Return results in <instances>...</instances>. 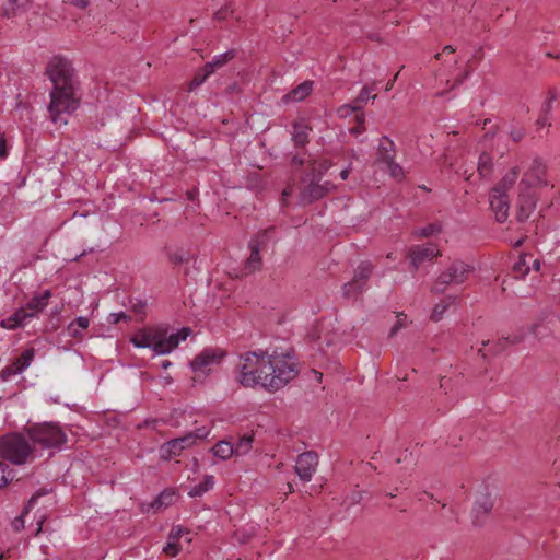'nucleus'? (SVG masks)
I'll use <instances>...</instances> for the list:
<instances>
[{
    "label": "nucleus",
    "instance_id": "20",
    "mask_svg": "<svg viewBox=\"0 0 560 560\" xmlns=\"http://www.w3.org/2000/svg\"><path fill=\"white\" fill-rule=\"evenodd\" d=\"M34 318V316L28 312V310L23 306L14 312L10 317L2 319L0 326L5 329H16L25 325L28 319Z\"/></svg>",
    "mask_w": 560,
    "mask_h": 560
},
{
    "label": "nucleus",
    "instance_id": "5",
    "mask_svg": "<svg viewBox=\"0 0 560 560\" xmlns=\"http://www.w3.org/2000/svg\"><path fill=\"white\" fill-rule=\"evenodd\" d=\"M27 433L34 444L44 448L60 447L67 441L66 433L54 423L36 424L31 427Z\"/></svg>",
    "mask_w": 560,
    "mask_h": 560
},
{
    "label": "nucleus",
    "instance_id": "22",
    "mask_svg": "<svg viewBox=\"0 0 560 560\" xmlns=\"http://www.w3.org/2000/svg\"><path fill=\"white\" fill-rule=\"evenodd\" d=\"M50 296V290H45L40 295L32 298L25 307L34 317H36L47 306Z\"/></svg>",
    "mask_w": 560,
    "mask_h": 560
},
{
    "label": "nucleus",
    "instance_id": "26",
    "mask_svg": "<svg viewBox=\"0 0 560 560\" xmlns=\"http://www.w3.org/2000/svg\"><path fill=\"white\" fill-rule=\"evenodd\" d=\"M518 175L520 168L517 166L511 168L492 189H498L502 194H508V191L514 186Z\"/></svg>",
    "mask_w": 560,
    "mask_h": 560
},
{
    "label": "nucleus",
    "instance_id": "32",
    "mask_svg": "<svg viewBox=\"0 0 560 560\" xmlns=\"http://www.w3.org/2000/svg\"><path fill=\"white\" fill-rule=\"evenodd\" d=\"M275 228L270 226L266 230L259 231L257 234H255L252 240L249 241V245L256 246V248L264 249L267 244L271 240V233L273 232Z\"/></svg>",
    "mask_w": 560,
    "mask_h": 560
},
{
    "label": "nucleus",
    "instance_id": "34",
    "mask_svg": "<svg viewBox=\"0 0 560 560\" xmlns=\"http://www.w3.org/2000/svg\"><path fill=\"white\" fill-rule=\"evenodd\" d=\"M213 455L221 459H228L234 454L233 445L226 441H220L212 447Z\"/></svg>",
    "mask_w": 560,
    "mask_h": 560
},
{
    "label": "nucleus",
    "instance_id": "46",
    "mask_svg": "<svg viewBox=\"0 0 560 560\" xmlns=\"http://www.w3.org/2000/svg\"><path fill=\"white\" fill-rule=\"evenodd\" d=\"M206 489L202 487L201 482L195 487H192L189 491H188V495L190 498H196V497H201L203 493H206Z\"/></svg>",
    "mask_w": 560,
    "mask_h": 560
},
{
    "label": "nucleus",
    "instance_id": "57",
    "mask_svg": "<svg viewBox=\"0 0 560 560\" xmlns=\"http://www.w3.org/2000/svg\"><path fill=\"white\" fill-rule=\"evenodd\" d=\"M536 124H537L539 127H544V126H546V125H549V116L541 114V115L538 117V119H537Z\"/></svg>",
    "mask_w": 560,
    "mask_h": 560
},
{
    "label": "nucleus",
    "instance_id": "18",
    "mask_svg": "<svg viewBox=\"0 0 560 560\" xmlns=\"http://www.w3.org/2000/svg\"><path fill=\"white\" fill-rule=\"evenodd\" d=\"M195 444L194 435H184L182 438H177L168 441L162 446L163 457L170 458L172 456L179 455L180 452Z\"/></svg>",
    "mask_w": 560,
    "mask_h": 560
},
{
    "label": "nucleus",
    "instance_id": "27",
    "mask_svg": "<svg viewBox=\"0 0 560 560\" xmlns=\"http://www.w3.org/2000/svg\"><path fill=\"white\" fill-rule=\"evenodd\" d=\"M374 266L370 261H362L355 269L353 279L355 282H360L365 288L368 287V281L373 273Z\"/></svg>",
    "mask_w": 560,
    "mask_h": 560
},
{
    "label": "nucleus",
    "instance_id": "39",
    "mask_svg": "<svg viewBox=\"0 0 560 560\" xmlns=\"http://www.w3.org/2000/svg\"><path fill=\"white\" fill-rule=\"evenodd\" d=\"M212 74V72L210 70L207 69V66L205 65L202 68H200L195 77L192 78L190 84H189V90H194L198 86H200L206 80L208 77H210Z\"/></svg>",
    "mask_w": 560,
    "mask_h": 560
},
{
    "label": "nucleus",
    "instance_id": "3",
    "mask_svg": "<svg viewBox=\"0 0 560 560\" xmlns=\"http://www.w3.org/2000/svg\"><path fill=\"white\" fill-rule=\"evenodd\" d=\"M33 448L21 433H11L0 439V456L15 465H22L32 456Z\"/></svg>",
    "mask_w": 560,
    "mask_h": 560
},
{
    "label": "nucleus",
    "instance_id": "15",
    "mask_svg": "<svg viewBox=\"0 0 560 560\" xmlns=\"http://www.w3.org/2000/svg\"><path fill=\"white\" fill-rule=\"evenodd\" d=\"M490 208L494 213L495 220L503 223L509 218L510 199L508 194H502L498 189H491L489 195Z\"/></svg>",
    "mask_w": 560,
    "mask_h": 560
},
{
    "label": "nucleus",
    "instance_id": "4",
    "mask_svg": "<svg viewBox=\"0 0 560 560\" xmlns=\"http://www.w3.org/2000/svg\"><path fill=\"white\" fill-rule=\"evenodd\" d=\"M475 270L474 266L456 259L443 270L431 288V292L441 294L446 290L450 284H463L468 276Z\"/></svg>",
    "mask_w": 560,
    "mask_h": 560
},
{
    "label": "nucleus",
    "instance_id": "33",
    "mask_svg": "<svg viewBox=\"0 0 560 560\" xmlns=\"http://www.w3.org/2000/svg\"><path fill=\"white\" fill-rule=\"evenodd\" d=\"M248 247L250 249V255L245 261V269L248 272H254L256 270H259L261 267V256L259 248H256V246H252L248 244Z\"/></svg>",
    "mask_w": 560,
    "mask_h": 560
},
{
    "label": "nucleus",
    "instance_id": "45",
    "mask_svg": "<svg viewBox=\"0 0 560 560\" xmlns=\"http://www.w3.org/2000/svg\"><path fill=\"white\" fill-rule=\"evenodd\" d=\"M47 493H48V490H46V489H39L38 491H36V492L31 497V499L28 500L27 505H26V511H25V512H27V511H28V509H31V508L36 503V501H37V499H38L39 497H43V495H45V494H47Z\"/></svg>",
    "mask_w": 560,
    "mask_h": 560
},
{
    "label": "nucleus",
    "instance_id": "7",
    "mask_svg": "<svg viewBox=\"0 0 560 560\" xmlns=\"http://www.w3.org/2000/svg\"><path fill=\"white\" fill-rule=\"evenodd\" d=\"M545 174L546 165L539 158L534 159L529 170L524 173V176L518 184V188L533 190L534 187L546 186L547 180L544 179Z\"/></svg>",
    "mask_w": 560,
    "mask_h": 560
},
{
    "label": "nucleus",
    "instance_id": "56",
    "mask_svg": "<svg viewBox=\"0 0 560 560\" xmlns=\"http://www.w3.org/2000/svg\"><path fill=\"white\" fill-rule=\"evenodd\" d=\"M8 155L5 140L0 136V158H5Z\"/></svg>",
    "mask_w": 560,
    "mask_h": 560
},
{
    "label": "nucleus",
    "instance_id": "21",
    "mask_svg": "<svg viewBox=\"0 0 560 560\" xmlns=\"http://www.w3.org/2000/svg\"><path fill=\"white\" fill-rule=\"evenodd\" d=\"M313 91V82L304 81L283 96L285 103L300 102L306 98Z\"/></svg>",
    "mask_w": 560,
    "mask_h": 560
},
{
    "label": "nucleus",
    "instance_id": "52",
    "mask_svg": "<svg viewBox=\"0 0 560 560\" xmlns=\"http://www.w3.org/2000/svg\"><path fill=\"white\" fill-rule=\"evenodd\" d=\"M201 485L206 489V491H209L214 485L213 476H206L201 481Z\"/></svg>",
    "mask_w": 560,
    "mask_h": 560
},
{
    "label": "nucleus",
    "instance_id": "14",
    "mask_svg": "<svg viewBox=\"0 0 560 560\" xmlns=\"http://www.w3.org/2000/svg\"><path fill=\"white\" fill-rule=\"evenodd\" d=\"M442 253L438 249L436 245L433 243H428L427 245H417L412 246L409 249L408 257L410 258L411 265L415 270H417L421 264L427 260H432L434 257L441 256Z\"/></svg>",
    "mask_w": 560,
    "mask_h": 560
},
{
    "label": "nucleus",
    "instance_id": "29",
    "mask_svg": "<svg viewBox=\"0 0 560 560\" xmlns=\"http://www.w3.org/2000/svg\"><path fill=\"white\" fill-rule=\"evenodd\" d=\"M235 57V50L230 49L223 54L214 56L212 61L207 62V69L210 70L212 73L217 70L226 65L230 60H232Z\"/></svg>",
    "mask_w": 560,
    "mask_h": 560
},
{
    "label": "nucleus",
    "instance_id": "13",
    "mask_svg": "<svg viewBox=\"0 0 560 560\" xmlns=\"http://www.w3.org/2000/svg\"><path fill=\"white\" fill-rule=\"evenodd\" d=\"M35 355L33 348L26 349L22 354L16 358L11 364L7 365L0 372V377L3 382L9 381L12 376L22 373L26 368L30 366Z\"/></svg>",
    "mask_w": 560,
    "mask_h": 560
},
{
    "label": "nucleus",
    "instance_id": "17",
    "mask_svg": "<svg viewBox=\"0 0 560 560\" xmlns=\"http://www.w3.org/2000/svg\"><path fill=\"white\" fill-rule=\"evenodd\" d=\"M376 88V83H372L371 85H364L360 91L359 95L353 101V104L343 105L338 109L341 115H347L349 112H360L363 106L368 103L369 98L375 100L376 94L371 96V92Z\"/></svg>",
    "mask_w": 560,
    "mask_h": 560
},
{
    "label": "nucleus",
    "instance_id": "24",
    "mask_svg": "<svg viewBox=\"0 0 560 560\" xmlns=\"http://www.w3.org/2000/svg\"><path fill=\"white\" fill-rule=\"evenodd\" d=\"M90 326V319L85 316H79L73 319L67 327L68 335L75 339H82L83 332Z\"/></svg>",
    "mask_w": 560,
    "mask_h": 560
},
{
    "label": "nucleus",
    "instance_id": "61",
    "mask_svg": "<svg viewBox=\"0 0 560 560\" xmlns=\"http://www.w3.org/2000/svg\"><path fill=\"white\" fill-rule=\"evenodd\" d=\"M187 199L194 201L198 196V190L196 188H192L190 190L186 191Z\"/></svg>",
    "mask_w": 560,
    "mask_h": 560
},
{
    "label": "nucleus",
    "instance_id": "53",
    "mask_svg": "<svg viewBox=\"0 0 560 560\" xmlns=\"http://www.w3.org/2000/svg\"><path fill=\"white\" fill-rule=\"evenodd\" d=\"M109 317H110V318H113V319L110 320V323H113V324H117V323H119L121 319H127V318H129V316H128V315H126V314H125V313H122V312H120V313H114V314H110V316H109Z\"/></svg>",
    "mask_w": 560,
    "mask_h": 560
},
{
    "label": "nucleus",
    "instance_id": "37",
    "mask_svg": "<svg viewBox=\"0 0 560 560\" xmlns=\"http://www.w3.org/2000/svg\"><path fill=\"white\" fill-rule=\"evenodd\" d=\"M455 301V298L447 296V301L443 300L435 304L433 312L431 314V319L434 322H439L442 319L444 313L448 308L450 304Z\"/></svg>",
    "mask_w": 560,
    "mask_h": 560
},
{
    "label": "nucleus",
    "instance_id": "6",
    "mask_svg": "<svg viewBox=\"0 0 560 560\" xmlns=\"http://www.w3.org/2000/svg\"><path fill=\"white\" fill-rule=\"evenodd\" d=\"M315 176L313 177H304L303 178V187L300 192V202L303 205H310L314 201L325 197L327 194L332 191L336 187L330 182H325L324 184L319 183Z\"/></svg>",
    "mask_w": 560,
    "mask_h": 560
},
{
    "label": "nucleus",
    "instance_id": "10",
    "mask_svg": "<svg viewBox=\"0 0 560 560\" xmlns=\"http://www.w3.org/2000/svg\"><path fill=\"white\" fill-rule=\"evenodd\" d=\"M317 465V453L307 451L298 456L294 470L302 481L308 482L316 471Z\"/></svg>",
    "mask_w": 560,
    "mask_h": 560
},
{
    "label": "nucleus",
    "instance_id": "16",
    "mask_svg": "<svg viewBox=\"0 0 560 560\" xmlns=\"http://www.w3.org/2000/svg\"><path fill=\"white\" fill-rule=\"evenodd\" d=\"M493 498L486 491L479 495L472 508L474 524L480 526L493 509Z\"/></svg>",
    "mask_w": 560,
    "mask_h": 560
},
{
    "label": "nucleus",
    "instance_id": "58",
    "mask_svg": "<svg viewBox=\"0 0 560 560\" xmlns=\"http://www.w3.org/2000/svg\"><path fill=\"white\" fill-rule=\"evenodd\" d=\"M541 330H546V327L541 324H536L532 326V332L535 336H539L542 332Z\"/></svg>",
    "mask_w": 560,
    "mask_h": 560
},
{
    "label": "nucleus",
    "instance_id": "43",
    "mask_svg": "<svg viewBox=\"0 0 560 560\" xmlns=\"http://www.w3.org/2000/svg\"><path fill=\"white\" fill-rule=\"evenodd\" d=\"M513 271L516 273V278H523L528 273L529 267L526 265L524 257L521 256L518 261L514 264Z\"/></svg>",
    "mask_w": 560,
    "mask_h": 560
},
{
    "label": "nucleus",
    "instance_id": "49",
    "mask_svg": "<svg viewBox=\"0 0 560 560\" xmlns=\"http://www.w3.org/2000/svg\"><path fill=\"white\" fill-rule=\"evenodd\" d=\"M510 136L511 138L515 141V142H518L521 141L524 136H525V132L523 129L521 128H516V129H513L511 132H510Z\"/></svg>",
    "mask_w": 560,
    "mask_h": 560
},
{
    "label": "nucleus",
    "instance_id": "36",
    "mask_svg": "<svg viewBox=\"0 0 560 560\" xmlns=\"http://www.w3.org/2000/svg\"><path fill=\"white\" fill-rule=\"evenodd\" d=\"M252 443H253V435H243L237 441V443L233 445L234 454L237 456L247 454L249 452V450L252 448Z\"/></svg>",
    "mask_w": 560,
    "mask_h": 560
},
{
    "label": "nucleus",
    "instance_id": "60",
    "mask_svg": "<svg viewBox=\"0 0 560 560\" xmlns=\"http://www.w3.org/2000/svg\"><path fill=\"white\" fill-rule=\"evenodd\" d=\"M292 194V187L291 186H288L283 189L282 191V198H281V202L284 205L285 202V199L291 196Z\"/></svg>",
    "mask_w": 560,
    "mask_h": 560
},
{
    "label": "nucleus",
    "instance_id": "63",
    "mask_svg": "<svg viewBox=\"0 0 560 560\" xmlns=\"http://www.w3.org/2000/svg\"><path fill=\"white\" fill-rule=\"evenodd\" d=\"M548 94H549V97L547 101L552 103L557 98V92L553 89H551V90H549Z\"/></svg>",
    "mask_w": 560,
    "mask_h": 560
},
{
    "label": "nucleus",
    "instance_id": "42",
    "mask_svg": "<svg viewBox=\"0 0 560 560\" xmlns=\"http://www.w3.org/2000/svg\"><path fill=\"white\" fill-rule=\"evenodd\" d=\"M385 168L388 171L389 175L393 178H395L397 180H401L404 178V170L395 161H393L392 163L386 165Z\"/></svg>",
    "mask_w": 560,
    "mask_h": 560
},
{
    "label": "nucleus",
    "instance_id": "28",
    "mask_svg": "<svg viewBox=\"0 0 560 560\" xmlns=\"http://www.w3.org/2000/svg\"><path fill=\"white\" fill-rule=\"evenodd\" d=\"M310 128L302 122L293 124L292 140L295 145L304 147L308 142Z\"/></svg>",
    "mask_w": 560,
    "mask_h": 560
},
{
    "label": "nucleus",
    "instance_id": "23",
    "mask_svg": "<svg viewBox=\"0 0 560 560\" xmlns=\"http://www.w3.org/2000/svg\"><path fill=\"white\" fill-rule=\"evenodd\" d=\"M1 1V12L5 18L15 16L20 11L24 10L30 0H0Z\"/></svg>",
    "mask_w": 560,
    "mask_h": 560
},
{
    "label": "nucleus",
    "instance_id": "62",
    "mask_svg": "<svg viewBox=\"0 0 560 560\" xmlns=\"http://www.w3.org/2000/svg\"><path fill=\"white\" fill-rule=\"evenodd\" d=\"M398 74H399V72H397V73L395 74V77H394L392 80H389V81L387 82V84H386V86H385V90H386V91L392 90V88L394 86V82H395V81H396V79L398 78Z\"/></svg>",
    "mask_w": 560,
    "mask_h": 560
},
{
    "label": "nucleus",
    "instance_id": "8",
    "mask_svg": "<svg viewBox=\"0 0 560 560\" xmlns=\"http://www.w3.org/2000/svg\"><path fill=\"white\" fill-rule=\"evenodd\" d=\"M226 355V352L220 348H206L190 362L195 372H206L213 364H219Z\"/></svg>",
    "mask_w": 560,
    "mask_h": 560
},
{
    "label": "nucleus",
    "instance_id": "48",
    "mask_svg": "<svg viewBox=\"0 0 560 560\" xmlns=\"http://www.w3.org/2000/svg\"><path fill=\"white\" fill-rule=\"evenodd\" d=\"M208 434H209V430H208L207 428H205V427H203V428H199V429H197V431H196V432H194V433H192V432L188 433L187 435H194L195 441H196L197 439H200V440H201V439L207 438V436H208Z\"/></svg>",
    "mask_w": 560,
    "mask_h": 560
},
{
    "label": "nucleus",
    "instance_id": "64",
    "mask_svg": "<svg viewBox=\"0 0 560 560\" xmlns=\"http://www.w3.org/2000/svg\"><path fill=\"white\" fill-rule=\"evenodd\" d=\"M350 168H345L340 172L341 179L346 180L349 177Z\"/></svg>",
    "mask_w": 560,
    "mask_h": 560
},
{
    "label": "nucleus",
    "instance_id": "2",
    "mask_svg": "<svg viewBox=\"0 0 560 560\" xmlns=\"http://www.w3.org/2000/svg\"><path fill=\"white\" fill-rule=\"evenodd\" d=\"M46 72L54 84L48 110L52 121H57L62 113L70 114L79 107L74 70L68 59L55 56L49 60Z\"/></svg>",
    "mask_w": 560,
    "mask_h": 560
},
{
    "label": "nucleus",
    "instance_id": "55",
    "mask_svg": "<svg viewBox=\"0 0 560 560\" xmlns=\"http://www.w3.org/2000/svg\"><path fill=\"white\" fill-rule=\"evenodd\" d=\"M183 533V528L179 527V526H176V527H173L171 533H170V538L171 539H177Z\"/></svg>",
    "mask_w": 560,
    "mask_h": 560
},
{
    "label": "nucleus",
    "instance_id": "9",
    "mask_svg": "<svg viewBox=\"0 0 560 560\" xmlns=\"http://www.w3.org/2000/svg\"><path fill=\"white\" fill-rule=\"evenodd\" d=\"M538 196L535 191L529 189H520L516 203V220L524 223L532 215L536 209Z\"/></svg>",
    "mask_w": 560,
    "mask_h": 560
},
{
    "label": "nucleus",
    "instance_id": "25",
    "mask_svg": "<svg viewBox=\"0 0 560 560\" xmlns=\"http://www.w3.org/2000/svg\"><path fill=\"white\" fill-rule=\"evenodd\" d=\"M176 500V492L173 489L162 491L151 503V508L156 512L172 505Z\"/></svg>",
    "mask_w": 560,
    "mask_h": 560
},
{
    "label": "nucleus",
    "instance_id": "41",
    "mask_svg": "<svg viewBox=\"0 0 560 560\" xmlns=\"http://www.w3.org/2000/svg\"><path fill=\"white\" fill-rule=\"evenodd\" d=\"M13 475L11 470H8V465L3 462H0V488L7 486L9 481L13 479Z\"/></svg>",
    "mask_w": 560,
    "mask_h": 560
},
{
    "label": "nucleus",
    "instance_id": "38",
    "mask_svg": "<svg viewBox=\"0 0 560 560\" xmlns=\"http://www.w3.org/2000/svg\"><path fill=\"white\" fill-rule=\"evenodd\" d=\"M441 231L442 225L440 223H430L427 226L415 230L412 234L418 237H429L439 234Z\"/></svg>",
    "mask_w": 560,
    "mask_h": 560
},
{
    "label": "nucleus",
    "instance_id": "54",
    "mask_svg": "<svg viewBox=\"0 0 560 560\" xmlns=\"http://www.w3.org/2000/svg\"><path fill=\"white\" fill-rule=\"evenodd\" d=\"M14 529L16 532L21 530L22 528H24V520H23V516H19V517H15L13 523H12Z\"/></svg>",
    "mask_w": 560,
    "mask_h": 560
},
{
    "label": "nucleus",
    "instance_id": "51",
    "mask_svg": "<svg viewBox=\"0 0 560 560\" xmlns=\"http://www.w3.org/2000/svg\"><path fill=\"white\" fill-rule=\"evenodd\" d=\"M145 307H147L145 302L137 301V302L132 305V311H133L135 313H137V314H144Z\"/></svg>",
    "mask_w": 560,
    "mask_h": 560
},
{
    "label": "nucleus",
    "instance_id": "40",
    "mask_svg": "<svg viewBox=\"0 0 560 560\" xmlns=\"http://www.w3.org/2000/svg\"><path fill=\"white\" fill-rule=\"evenodd\" d=\"M167 258L173 265H182L189 261L190 255L188 252L177 249L175 252H168Z\"/></svg>",
    "mask_w": 560,
    "mask_h": 560
},
{
    "label": "nucleus",
    "instance_id": "30",
    "mask_svg": "<svg viewBox=\"0 0 560 560\" xmlns=\"http://www.w3.org/2000/svg\"><path fill=\"white\" fill-rule=\"evenodd\" d=\"M492 158L488 152H482L478 161V174L481 178H489L492 174Z\"/></svg>",
    "mask_w": 560,
    "mask_h": 560
},
{
    "label": "nucleus",
    "instance_id": "44",
    "mask_svg": "<svg viewBox=\"0 0 560 560\" xmlns=\"http://www.w3.org/2000/svg\"><path fill=\"white\" fill-rule=\"evenodd\" d=\"M163 551L167 556L175 557L179 552V546L175 541H170L164 546Z\"/></svg>",
    "mask_w": 560,
    "mask_h": 560
},
{
    "label": "nucleus",
    "instance_id": "47",
    "mask_svg": "<svg viewBox=\"0 0 560 560\" xmlns=\"http://www.w3.org/2000/svg\"><path fill=\"white\" fill-rule=\"evenodd\" d=\"M229 13H232V10L230 9L229 5L218 10L215 13H214V18L218 20V21H223L226 19L228 14Z\"/></svg>",
    "mask_w": 560,
    "mask_h": 560
},
{
    "label": "nucleus",
    "instance_id": "12",
    "mask_svg": "<svg viewBox=\"0 0 560 560\" xmlns=\"http://www.w3.org/2000/svg\"><path fill=\"white\" fill-rule=\"evenodd\" d=\"M160 341V328L148 327L137 330L130 342L137 348H150L156 353Z\"/></svg>",
    "mask_w": 560,
    "mask_h": 560
},
{
    "label": "nucleus",
    "instance_id": "31",
    "mask_svg": "<svg viewBox=\"0 0 560 560\" xmlns=\"http://www.w3.org/2000/svg\"><path fill=\"white\" fill-rule=\"evenodd\" d=\"M365 289L366 288L364 285H362L360 282H355V280L352 278L350 281L343 284L342 296L348 300H355Z\"/></svg>",
    "mask_w": 560,
    "mask_h": 560
},
{
    "label": "nucleus",
    "instance_id": "11",
    "mask_svg": "<svg viewBox=\"0 0 560 560\" xmlns=\"http://www.w3.org/2000/svg\"><path fill=\"white\" fill-rule=\"evenodd\" d=\"M191 332L188 327L182 328L176 334L166 336V330L160 328V341L156 349V354H167L176 349L182 340H185Z\"/></svg>",
    "mask_w": 560,
    "mask_h": 560
},
{
    "label": "nucleus",
    "instance_id": "1",
    "mask_svg": "<svg viewBox=\"0 0 560 560\" xmlns=\"http://www.w3.org/2000/svg\"><path fill=\"white\" fill-rule=\"evenodd\" d=\"M237 371V382L241 386L260 387L269 393L281 389L299 373L294 363L260 349L241 354Z\"/></svg>",
    "mask_w": 560,
    "mask_h": 560
},
{
    "label": "nucleus",
    "instance_id": "35",
    "mask_svg": "<svg viewBox=\"0 0 560 560\" xmlns=\"http://www.w3.org/2000/svg\"><path fill=\"white\" fill-rule=\"evenodd\" d=\"M330 166L331 164L327 160L314 161L311 165V173L306 174V177H313L315 174L316 178L320 180Z\"/></svg>",
    "mask_w": 560,
    "mask_h": 560
},
{
    "label": "nucleus",
    "instance_id": "59",
    "mask_svg": "<svg viewBox=\"0 0 560 560\" xmlns=\"http://www.w3.org/2000/svg\"><path fill=\"white\" fill-rule=\"evenodd\" d=\"M552 109V103L549 101H546L542 105V114L549 116L550 112Z\"/></svg>",
    "mask_w": 560,
    "mask_h": 560
},
{
    "label": "nucleus",
    "instance_id": "50",
    "mask_svg": "<svg viewBox=\"0 0 560 560\" xmlns=\"http://www.w3.org/2000/svg\"><path fill=\"white\" fill-rule=\"evenodd\" d=\"M67 2L79 9H86L90 5V0H67Z\"/></svg>",
    "mask_w": 560,
    "mask_h": 560
},
{
    "label": "nucleus",
    "instance_id": "19",
    "mask_svg": "<svg viewBox=\"0 0 560 560\" xmlns=\"http://www.w3.org/2000/svg\"><path fill=\"white\" fill-rule=\"evenodd\" d=\"M395 154L394 142L389 138L383 137L377 148L375 162L386 166L394 161Z\"/></svg>",
    "mask_w": 560,
    "mask_h": 560
}]
</instances>
